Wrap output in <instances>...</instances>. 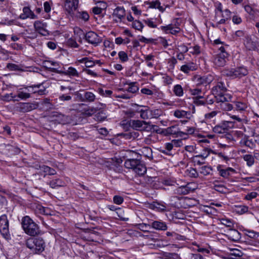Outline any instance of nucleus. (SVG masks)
<instances>
[{
	"mask_svg": "<svg viewBox=\"0 0 259 259\" xmlns=\"http://www.w3.org/2000/svg\"><path fill=\"white\" fill-rule=\"evenodd\" d=\"M148 122L140 120H131L130 125L134 130L138 131H142L145 129L146 126L144 125H147Z\"/></svg>",
	"mask_w": 259,
	"mask_h": 259,
	"instance_id": "obj_19",
	"label": "nucleus"
},
{
	"mask_svg": "<svg viewBox=\"0 0 259 259\" xmlns=\"http://www.w3.org/2000/svg\"><path fill=\"white\" fill-rule=\"evenodd\" d=\"M150 118H157L161 115V111L159 109L150 110Z\"/></svg>",
	"mask_w": 259,
	"mask_h": 259,
	"instance_id": "obj_54",
	"label": "nucleus"
},
{
	"mask_svg": "<svg viewBox=\"0 0 259 259\" xmlns=\"http://www.w3.org/2000/svg\"><path fill=\"white\" fill-rule=\"evenodd\" d=\"M141 92L145 94L146 95H150V96H159L161 98L163 96V94L161 93H158L155 90H151L147 88H143L141 90Z\"/></svg>",
	"mask_w": 259,
	"mask_h": 259,
	"instance_id": "obj_31",
	"label": "nucleus"
},
{
	"mask_svg": "<svg viewBox=\"0 0 259 259\" xmlns=\"http://www.w3.org/2000/svg\"><path fill=\"white\" fill-rule=\"evenodd\" d=\"M0 232L5 238H9V221L6 214L0 217Z\"/></svg>",
	"mask_w": 259,
	"mask_h": 259,
	"instance_id": "obj_6",
	"label": "nucleus"
},
{
	"mask_svg": "<svg viewBox=\"0 0 259 259\" xmlns=\"http://www.w3.org/2000/svg\"><path fill=\"white\" fill-rule=\"evenodd\" d=\"M45 64L46 65V67H47L50 70H51L49 68V67L55 68H57V70H58L57 66H59V64L57 62L47 61L45 62Z\"/></svg>",
	"mask_w": 259,
	"mask_h": 259,
	"instance_id": "obj_61",
	"label": "nucleus"
},
{
	"mask_svg": "<svg viewBox=\"0 0 259 259\" xmlns=\"http://www.w3.org/2000/svg\"><path fill=\"white\" fill-rule=\"evenodd\" d=\"M243 159L246 162L248 166H251L254 163V156L250 154H245L243 156Z\"/></svg>",
	"mask_w": 259,
	"mask_h": 259,
	"instance_id": "obj_42",
	"label": "nucleus"
},
{
	"mask_svg": "<svg viewBox=\"0 0 259 259\" xmlns=\"http://www.w3.org/2000/svg\"><path fill=\"white\" fill-rule=\"evenodd\" d=\"M215 10H214V13L215 15L214 16H219V14H221L223 12V6L221 3L219 2H217L215 4Z\"/></svg>",
	"mask_w": 259,
	"mask_h": 259,
	"instance_id": "obj_55",
	"label": "nucleus"
},
{
	"mask_svg": "<svg viewBox=\"0 0 259 259\" xmlns=\"http://www.w3.org/2000/svg\"><path fill=\"white\" fill-rule=\"evenodd\" d=\"M178 127L177 125L169 126L162 131V133L165 136L175 135L178 133Z\"/></svg>",
	"mask_w": 259,
	"mask_h": 259,
	"instance_id": "obj_28",
	"label": "nucleus"
},
{
	"mask_svg": "<svg viewBox=\"0 0 259 259\" xmlns=\"http://www.w3.org/2000/svg\"><path fill=\"white\" fill-rule=\"evenodd\" d=\"M244 45L248 50L255 51L259 50V43L253 40L249 35H246L244 40Z\"/></svg>",
	"mask_w": 259,
	"mask_h": 259,
	"instance_id": "obj_12",
	"label": "nucleus"
},
{
	"mask_svg": "<svg viewBox=\"0 0 259 259\" xmlns=\"http://www.w3.org/2000/svg\"><path fill=\"white\" fill-rule=\"evenodd\" d=\"M257 193L255 191H252L247 193L245 196V199L247 200H251L252 199L255 198L257 196Z\"/></svg>",
	"mask_w": 259,
	"mask_h": 259,
	"instance_id": "obj_63",
	"label": "nucleus"
},
{
	"mask_svg": "<svg viewBox=\"0 0 259 259\" xmlns=\"http://www.w3.org/2000/svg\"><path fill=\"white\" fill-rule=\"evenodd\" d=\"M217 102L220 104L225 102H229L231 100V96L228 94H222L214 97Z\"/></svg>",
	"mask_w": 259,
	"mask_h": 259,
	"instance_id": "obj_29",
	"label": "nucleus"
},
{
	"mask_svg": "<svg viewBox=\"0 0 259 259\" xmlns=\"http://www.w3.org/2000/svg\"><path fill=\"white\" fill-rule=\"evenodd\" d=\"M189 91L191 95L196 96V97L201 96L202 93V90L199 88L190 89Z\"/></svg>",
	"mask_w": 259,
	"mask_h": 259,
	"instance_id": "obj_62",
	"label": "nucleus"
},
{
	"mask_svg": "<svg viewBox=\"0 0 259 259\" xmlns=\"http://www.w3.org/2000/svg\"><path fill=\"white\" fill-rule=\"evenodd\" d=\"M140 162L138 159H128L125 160L124 166L126 168H131L134 170Z\"/></svg>",
	"mask_w": 259,
	"mask_h": 259,
	"instance_id": "obj_27",
	"label": "nucleus"
},
{
	"mask_svg": "<svg viewBox=\"0 0 259 259\" xmlns=\"http://www.w3.org/2000/svg\"><path fill=\"white\" fill-rule=\"evenodd\" d=\"M174 116L178 118H187L190 119L191 118V113L190 111L181 109H177L174 111Z\"/></svg>",
	"mask_w": 259,
	"mask_h": 259,
	"instance_id": "obj_21",
	"label": "nucleus"
},
{
	"mask_svg": "<svg viewBox=\"0 0 259 259\" xmlns=\"http://www.w3.org/2000/svg\"><path fill=\"white\" fill-rule=\"evenodd\" d=\"M41 86V84L34 85L32 86H25L24 89L27 90V91L29 92H31L32 93H37L39 95H44L45 94V92L46 91L45 89L36 90V89H38Z\"/></svg>",
	"mask_w": 259,
	"mask_h": 259,
	"instance_id": "obj_24",
	"label": "nucleus"
},
{
	"mask_svg": "<svg viewBox=\"0 0 259 259\" xmlns=\"http://www.w3.org/2000/svg\"><path fill=\"white\" fill-rule=\"evenodd\" d=\"M192 161L195 164L202 165L205 163V160L203 159L200 155H196L192 157Z\"/></svg>",
	"mask_w": 259,
	"mask_h": 259,
	"instance_id": "obj_47",
	"label": "nucleus"
},
{
	"mask_svg": "<svg viewBox=\"0 0 259 259\" xmlns=\"http://www.w3.org/2000/svg\"><path fill=\"white\" fill-rule=\"evenodd\" d=\"M151 227L159 231H165L167 229L166 224L161 221H154L151 224Z\"/></svg>",
	"mask_w": 259,
	"mask_h": 259,
	"instance_id": "obj_22",
	"label": "nucleus"
},
{
	"mask_svg": "<svg viewBox=\"0 0 259 259\" xmlns=\"http://www.w3.org/2000/svg\"><path fill=\"white\" fill-rule=\"evenodd\" d=\"M113 17L116 18L117 22L121 21L125 15V10L123 7H117L113 11Z\"/></svg>",
	"mask_w": 259,
	"mask_h": 259,
	"instance_id": "obj_20",
	"label": "nucleus"
},
{
	"mask_svg": "<svg viewBox=\"0 0 259 259\" xmlns=\"http://www.w3.org/2000/svg\"><path fill=\"white\" fill-rule=\"evenodd\" d=\"M0 100L4 102H9L11 101H18L19 99L17 98L16 95L13 93L5 94L0 96Z\"/></svg>",
	"mask_w": 259,
	"mask_h": 259,
	"instance_id": "obj_26",
	"label": "nucleus"
},
{
	"mask_svg": "<svg viewBox=\"0 0 259 259\" xmlns=\"http://www.w3.org/2000/svg\"><path fill=\"white\" fill-rule=\"evenodd\" d=\"M64 184V182L60 179L53 180L49 183L50 187L53 189L58 188V187L63 186Z\"/></svg>",
	"mask_w": 259,
	"mask_h": 259,
	"instance_id": "obj_39",
	"label": "nucleus"
},
{
	"mask_svg": "<svg viewBox=\"0 0 259 259\" xmlns=\"http://www.w3.org/2000/svg\"><path fill=\"white\" fill-rule=\"evenodd\" d=\"M197 138V141L199 143L208 144L209 141L208 139H211L214 138L213 134H200L197 133L195 136Z\"/></svg>",
	"mask_w": 259,
	"mask_h": 259,
	"instance_id": "obj_17",
	"label": "nucleus"
},
{
	"mask_svg": "<svg viewBox=\"0 0 259 259\" xmlns=\"http://www.w3.org/2000/svg\"><path fill=\"white\" fill-rule=\"evenodd\" d=\"M134 172L139 176L144 175L147 171V168L145 164L140 161L138 165L135 168Z\"/></svg>",
	"mask_w": 259,
	"mask_h": 259,
	"instance_id": "obj_30",
	"label": "nucleus"
},
{
	"mask_svg": "<svg viewBox=\"0 0 259 259\" xmlns=\"http://www.w3.org/2000/svg\"><path fill=\"white\" fill-rule=\"evenodd\" d=\"M172 91L174 94L179 97H182L184 95V90L180 84H176L174 86Z\"/></svg>",
	"mask_w": 259,
	"mask_h": 259,
	"instance_id": "obj_38",
	"label": "nucleus"
},
{
	"mask_svg": "<svg viewBox=\"0 0 259 259\" xmlns=\"http://www.w3.org/2000/svg\"><path fill=\"white\" fill-rule=\"evenodd\" d=\"M185 132L187 135H194V136L197 133L196 132L197 131L196 128L193 126H187L186 128L185 129Z\"/></svg>",
	"mask_w": 259,
	"mask_h": 259,
	"instance_id": "obj_64",
	"label": "nucleus"
},
{
	"mask_svg": "<svg viewBox=\"0 0 259 259\" xmlns=\"http://www.w3.org/2000/svg\"><path fill=\"white\" fill-rule=\"evenodd\" d=\"M153 206L158 211L164 212L166 211V205L165 203L154 202Z\"/></svg>",
	"mask_w": 259,
	"mask_h": 259,
	"instance_id": "obj_45",
	"label": "nucleus"
},
{
	"mask_svg": "<svg viewBox=\"0 0 259 259\" xmlns=\"http://www.w3.org/2000/svg\"><path fill=\"white\" fill-rule=\"evenodd\" d=\"M40 169L41 171H44L46 174L50 175H54L56 173V171L54 169L46 165H42L40 166Z\"/></svg>",
	"mask_w": 259,
	"mask_h": 259,
	"instance_id": "obj_46",
	"label": "nucleus"
},
{
	"mask_svg": "<svg viewBox=\"0 0 259 259\" xmlns=\"http://www.w3.org/2000/svg\"><path fill=\"white\" fill-rule=\"evenodd\" d=\"M220 106L222 109L226 111H230L233 108V105L229 102H225L220 104Z\"/></svg>",
	"mask_w": 259,
	"mask_h": 259,
	"instance_id": "obj_56",
	"label": "nucleus"
},
{
	"mask_svg": "<svg viewBox=\"0 0 259 259\" xmlns=\"http://www.w3.org/2000/svg\"><path fill=\"white\" fill-rule=\"evenodd\" d=\"M22 227L25 233L31 236L39 233V227L29 216H25L22 219Z\"/></svg>",
	"mask_w": 259,
	"mask_h": 259,
	"instance_id": "obj_1",
	"label": "nucleus"
},
{
	"mask_svg": "<svg viewBox=\"0 0 259 259\" xmlns=\"http://www.w3.org/2000/svg\"><path fill=\"white\" fill-rule=\"evenodd\" d=\"M222 74L231 79L241 78L248 74L247 67L240 66L232 68H225L222 71Z\"/></svg>",
	"mask_w": 259,
	"mask_h": 259,
	"instance_id": "obj_2",
	"label": "nucleus"
},
{
	"mask_svg": "<svg viewBox=\"0 0 259 259\" xmlns=\"http://www.w3.org/2000/svg\"><path fill=\"white\" fill-rule=\"evenodd\" d=\"M132 27L136 30L142 31L144 25L140 21L135 20L133 22Z\"/></svg>",
	"mask_w": 259,
	"mask_h": 259,
	"instance_id": "obj_53",
	"label": "nucleus"
},
{
	"mask_svg": "<svg viewBox=\"0 0 259 259\" xmlns=\"http://www.w3.org/2000/svg\"><path fill=\"white\" fill-rule=\"evenodd\" d=\"M234 105L235 109L239 111H244L247 107L245 103L240 101L234 102Z\"/></svg>",
	"mask_w": 259,
	"mask_h": 259,
	"instance_id": "obj_41",
	"label": "nucleus"
},
{
	"mask_svg": "<svg viewBox=\"0 0 259 259\" xmlns=\"http://www.w3.org/2000/svg\"><path fill=\"white\" fill-rule=\"evenodd\" d=\"M220 114L221 111L219 110L211 111L205 114L204 120L206 122L215 124L217 122L218 115Z\"/></svg>",
	"mask_w": 259,
	"mask_h": 259,
	"instance_id": "obj_14",
	"label": "nucleus"
},
{
	"mask_svg": "<svg viewBox=\"0 0 259 259\" xmlns=\"http://www.w3.org/2000/svg\"><path fill=\"white\" fill-rule=\"evenodd\" d=\"M22 109L24 112H28L34 109V105L29 103H23Z\"/></svg>",
	"mask_w": 259,
	"mask_h": 259,
	"instance_id": "obj_60",
	"label": "nucleus"
},
{
	"mask_svg": "<svg viewBox=\"0 0 259 259\" xmlns=\"http://www.w3.org/2000/svg\"><path fill=\"white\" fill-rule=\"evenodd\" d=\"M140 117L143 119L150 118V110L147 107H144V109L141 111L140 113Z\"/></svg>",
	"mask_w": 259,
	"mask_h": 259,
	"instance_id": "obj_50",
	"label": "nucleus"
},
{
	"mask_svg": "<svg viewBox=\"0 0 259 259\" xmlns=\"http://www.w3.org/2000/svg\"><path fill=\"white\" fill-rule=\"evenodd\" d=\"M35 30L42 36H48L49 32L47 29V24L46 23L41 21H35L33 23Z\"/></svg>",
	"mask_w": 259,
	"mask_h": 259,
	"instance_id": "obj_10",
	"label": "nucleus"
},
{
	"mask_svg": "<svg viewBox=\"0 0 259 259\" xmlns=\"http://www.w3.org/2000/svg\"><path fill=\"white\" fill-rule=\"evenodd\" d=\"M85 40L90 44L95 46H98L102 41L101 37L93 31H89L85 35Z\"/></svg>",
	"mask_w": 259,
	"mask_h": 259,
	"instance_id": "obj_11",
	"label": "nucleus"
},
{
	"mask_svg": "<svg viewBox=\"0 0 259 259\" xmlns=\"http://www.w3.org/2000/svg\"><path fill=\"white\" fill-rule=\"evenodd\" d=\"M218 48L219 52L214 57L213 62L217 66H224L227 62L229 55L225 47L222 45L221 47H218Z\"/></svg>",
	"mask_w": 259,
	"mask_h": 259,
	"instance_id": "obj_4",
	"label": "nucleus"
},
{
	"mask_svg": "<svg viewBox=\"0 0 259 259\" xmlns=\"http://www.w3.org/2000/svg\"><path fill=\"white\" fill-rule=\"evenodd\" d=\"M25 244L34 253L42 252L45 247V242L41 238H30L26 241Z\"/></svg>",
	"mask_w": 259,
	"mask_h": 259,
	"instance_id": "obj_3",
	"label": "nucleus"
},
{
	"mask_svg": "<svg viewBox=\"0 0 259 259\" xmlns=\"http://www.w3.org/2000/svg\"><path fill=\"white\" fill-rule=\"evenodd\" d=\"M235 170L231 167H228L226 169H221L219 170L220 176L224 178H228L229 176L235 173Z\"/></svg>",
	"mask_w": 259,
	"mask_h": 259,
	"instance_id": "obj_33",
	"label": "nucleus"
},
{
	"mask_svg": "<svg viewBox=\"0 0 259 259\" xmlns=\"http://www.w3.org/2000/svg\"><path fill=\"white\" fill-rule=\"evenodd\" d=\"M139 90V88L136 85V83L131 82L129 84L128 88L126 89L127 92L131 93H135L137 92Z\"/></svg>",
	"mask_w": 259,
	"mask_h": 259,
	"instance_id": "obj_57",
	"label": "nucleus"
},
{
	"mask_svg": "<svg viewBox=\"0 0 259 259\" xmlns=\"http://www.w3.org/2000/svg\"><path fill=\"white\" fill-rule=\"evenodd\" d=\"M219 16H214L213 21L215 22V26L219 27L220 25L225 24L227 21L226 19L223 18L222 19L219 20L218 17Z\"/></svg>",
	"mask_w": 259,
	"mask_h": 259,
	"instance_id": "obj_58",
	"label": "nucleus"
},
{
	"mask_svg": "<svg viewBox=\"0 0 259 259\" xmlns=\"http://www.w3.org/2000/svg\"><path fill=\"white\" fill-rule=\"evenodd\" d=\"M78 0H65L64 9L68 15L73 16L78 7Z\"/></svg>",
	"mask_w": 259,
	"mask_h": 259,
	"instance_id": "obj_7",
	"label": "nucleus"
},
{
	"mask_svg": "<svg viewBox=\"0 0 259 259\" xmlns=\"http://www.w3.org/2000/svg\"><path fill=\"white\" fill-rule=\"evenodd\" d=\"M77 17L84 22L88 21L90 18V16L86 11L78 12Z\"/></svg>",
	"mask_w": 259,
	"mask_h": 259,
	"instance_id": "obj_49",
	"label": "nucleus"
},
{
	"mask_svg": "<svg viewBox=\"0 0 259 259\" xmlns=\"http://www.w3.org/2000/svg\"><path fill=\"white\" fill-rule=\"evenodd\" d=\"M96 99V96L94 93L91 92H86L83 95V98L81 99L82 101L93 102Z\"/></svg>",
	"mask_w": 259,
	"mask_h": 259,
	"instance_id": "obj_34",
	"label": "nucleus"
},
{
	"mask_svg": "<svg viewBox=\"0 0 259 259\" xmlns=\"http://www.w3.org/2000/svg\"><path fill=\"white\" fill-rule=\"evenodd\" d=\"M227 89L225 84L221 81L218 82L212 88L211 93L214 97L225 93Z\"/></svg>",
	"mask_w": 259,
	"mask_h": 259,
	"instance_id": "obj_18",
	"label": "nucleus"
},
{
	"mask_svg": "<svg viewBox=\"0 0 259 259\" xmlns=\"http://www.w3.org/2000/svg\"><path fill=\"white\" fill-rule=\"evenodd\" d=\"M197 66L193 62H189L181 67L180 70L185 73H189L190 71L196 70Z\"/></svg>",
	"mask_w": 259,
	"mask_h": 259,
	"instance_id": "obj_23",
	"label": "nucleus"
},
{
	"mask_svg": "<svg viewBox=\"0 0 259 259\" xmlns=\"http://www.w3.org/2000/svg\"><path fill=\"white\" fill-rule=\"evenodd\" d=\"M143 57L146 63L147 66L150 68L153 67L154 64L152 61L154 60V56L151 54L144 55Z\"/></svg>",
	"mask_w": 259,
	"mask_h": 259,
	"instance_id": "obj_40",
	"label": "nucleus"
},
{
	"mask_svg": "<svg viewBox=\"0 0 259 259\" xmlns=\"http://www.w3.org/2000/svg\"><path fill=\"white\" fill-rule=\"evenodd\" d=\"M51 71L59 73H62L65 75H68L70 76H78V72L77 70L72 67H69L68 68L67 70H64V71H62L61 70H57V68H51L49 67Z\"/></svg>",
	"mask_w": 259,
	"mask_h": 259,
	"instance_id": "obj_15",
	"label": "nucleus"
},
{
	"mask_svg": "<svg viewBox=\"0 0 259 259\" xmlns=\"http://www.w3.org/2000/svg\"><path fill=\"white\" fill-rule=\"evenodd\" d=\"M229 239L230 240L237 242L241 239V233L235 229L231 230L228 234Z\"/></svg>",
	"mask_w": 259,
	"mask_h": 259,
	"instance_id": "obj_25",
	"label": "nucleus"
},
{
	"mask_svg": "<svg viewBox=\"0 0 259 259\" xmlns=\"http://www.w3.org/2000/svg\"><path fill=\"white\" fill-rule=\"evenodd\" d=\"M160 30L163 31L165 33H170L176 35L180 32L181 29L178 24L171 23L165 26H161Z\"/></svg>",
	"mask_w": 259,
	"mask_h": 259,
	"instance_id": "obj_9",
	"label": "nucleus"
},
{
	"mask_svg": "<svg viewBox=\"0 0 259 259\" xmlns=\"http://www.w3.org/2000/svg\"><path fill=\"white\" fill-rule=\"evenodd\" d=\"M199 172L203 176H207L212 171V168L208 166H203L200 167Z\"/></svg>",
	"mask_w": 259,
	"mask_h": 259,
	"instance_id": "obj_48",
	"label": "nucleus"
},
{
	"mask_svg": "<svg viewBox=\"0 0 259 259\" xmlns=\"http://www.w3.org/2000/svg\"><path fill=\"white\" fill-rule=\"evenodd\" d=\"M186 174L191 178H196L198 177L199 174L195 168L190 167L186 171Z\"/></svg>",
	"mask_w": 259,
	"mask_h": 259,
	"instance_id": "obj_44",
	"label": "nucleus"
},
{
	"mask_svg": "<svg viewBox=\"0 0 259 259\" xmlns=\"http://www.w3.org/2000/svg\"><path fill=\"white\" fill-rule=\"evenodd\" d=\"M35 211L37 213L45 215L51 214V210L49 208L44 207L40 205H38L36 206Z\"/></svg>",
	"mask_w": 259,
	"mask_h": 259,
	"instance_id": "obj_37",
	"label": "nucleus"
},
{
	"mask_svg": "<svg viewBox=\"0 0 259 259\" xmlns=\"http://www.w3.org/2000/svg\"><path fill=\"white\" fill-rule=\"evenodd\" d=\"M118 55L120 60L122 62H125L128 60L127 54L124 51L119 52Z\"/></svg>",
	"mask_w": 259,
	"mask_h": 259,
	"instance_id": "obj_59",
	"label": "nucleus"
},
{
	"mask_svg": "<svg viewBox=\"0 0 259 259\" xmlns=\"http://www.w3.org/2000/svg\"><path fill=\"white\" fill-rule=\"evenodd\" d=\"M231 123L228 121H223L219 124L215 125L213 128V132L217 134H225L227 139H230L232 138L231 135L227 133L230 128L229 124Z\"/></svg>",
	"mask_w": 259,
	"mask_h": 259,
	"instance_id": "obj_5",
	"label": "nucleus"
},
{
	"mask_svg": "<svg viewBox=\"0 0 259 259\" xmlns=\"http://www.w3.org/2000/svg\"><path fill=\"white\" fill-rule=\"evenodd\" d=\"M234 210L239 214H243L248 211V207L244 205H236L234 206Z\"/></svg>",
	"mask_w": 259,
	"mask_h": 259,
	"instance_id": "obj_35",
	"label": "nucleus"
},
{
	"mask_svg": "<svg viewBox=\"0 0 259 259\" xmlns=\"http://www.w3.org/2000/svg\"><path fill=\"white\" fill-rule=\"evenodd\" d=\"M241 145H244L251 149H253L255 147V143L252 139H249L248 137L245 136L240 141Z\"/></svg>",
	"mask_w": 259,
	"mask_h": 259,
	"instance_id": "obj_32",
	"label": "nucleus"
},
{
	"mask_svg": "<svg viewBox=\"0 0 259 259\" xmlns=\"http://www.w3.org/2000/svg\"><path fill=\"white\" fill-rule=\"evenodd\" d=\"M17 98L21 100H25L30 97V94L28 93L24 92L22 91V89H19L18 91Z\"/></svg>",
	"mask_w": 259,
	"mask_h": 259,
	"instance_id": "obj_43",
	"label": "nucleus"
},
{
	"mask_svg": "<svg viewBox=\"0 0 259 259\" xmlns=\"http://www.w3.org/2000/svg\"><path fill=\"white\" fill-rule=\"evenodd\" d=\"M149 7L153 9H157L161 12L165 11V8L161 6V3L158 0L152 1L149 3Z\"/></svg>",
	"mask_w": 259,
	"mask_h": 259,
	"instance_id": "obj_36",
	"label": "nucleus"
},
{
	"mask_svg": "<svg viewBox=\"0 0 259 259\" xmlns=\"http://www.w3.org/2000/svg\"><path fill=\"white\" fill-rule=\"evenodd\" d=\"M8 68L12 71H24L22 69V67L20 65H18L13 63H9L7 65Z\"/></svg>",
	"mask_w": 259,
	"mask_h": 259,
	"instance_id": "obj_52",
	"label": "nucleus"
},
{
	"mask_svg": "<svg viewBox=\"0 0 259 259\" xmlns=\"http://www.w3.org/2000/svg\"><path fill=\"white\" fill-rule=\"evenodd\" d=\"M203 99V96H199V97H196L193 98V103L194 104L197 106L204 105L205 103L204 100H202Z\"/></svg>",
	"mask_w": 259,
	"mask_h": 259,
	"instance_id": "obj_51",
	"label": "nucleus"
},
{
	"mask_svg": "<svg viewBox=\"0 0 259 259\" xmlns=\"http://www.w3.org/2000/svg\"><path fill=\"white\" fill-rule=\"evenodd\" d=\"M213 76L210 74H207L203 76L197 75L194 77L193 80L198 85H206L207 84L210 83L213 81Z\"/></svg>",
	"mask_w": 259,
	"mask_h": 259,
	"instance_id": "obj_8",
	"label": "nucleus"
},
{
	"mask_svg": "<svg viewBox=\"0 0 259 259\" xmlns=\"http://www.w3.org/2000/svg\"><path fill=\"white\" fill-rule=\"evenodd\" d=\"M21 20H25L28 18L31 19H35L37 18V16L28 7H24L23 8V13H21L19 16Z\"/></svg>",
	"mask_w": 259,
	"mask_h": 259,
	"instance_id": "obj_16",
	"label": "nucleus"
},
{
	"mask_svg": "<svg viewBox=\"0 0 259 259\" xmlns=\"http://www.w3.org/2000/svg\"><path fill=\"white\" fill-rule=\"evenodd\" d=\"M193 184L189 183L185 186H181L175 190V193L179 195H186L193 192L195 188L192 186Z\"/></svg>",
	"mask_w": 259,
	"mask_h": 259,
	"instance_id": "obj_13",
	"label": "nucleus"
}]
</instances>
